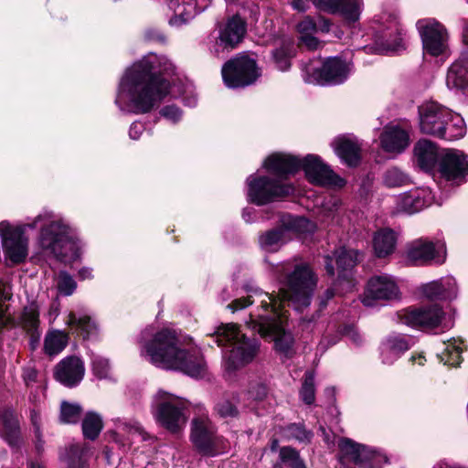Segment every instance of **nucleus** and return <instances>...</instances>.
Returning <instances> with one entry per match:
<instances>
[{"label":"nucleus","instance_id":"27","mask_svg":"<svg viewBox=\"0 0 468 468\" xmlns=\"http://www.w3.org/2000/svg\"><path fill=\"white\" fill-rule=\"evenodd\" d=\"M379 140L382 149L392 154L402 153L410 144L409 133L398 125L386 126Z\"/></svg>","mask_w":468,"mask_h":468},{"label":"nucleus","instance_id":"23","mask_svg":"<svg viewBox=\"0 0 468 468\" xmlns=\"http://www.w3.org/2000/svg\"><path fill=\"white\" fill-rule=\"evenodd\" d=\"M440 171L448 180L460 184L468 176V161L460 151L447 149L440 163Z\"/></svg>","mask_w":468,"mask_h":468},{"label":"nucleus","instance_id":"40","mask_svg":"<svg viewBox=\"0 0 468 468\" xmlns=\"http://www.w3.org/2000/svg\"><path fill=\"white\" fill-rule=\"evenodd\" d=\"M448 286L451 291L454 288V278L447 276L436 281H432L421 286L422 294L430 300H442L445 294L441 292V287Z\"/></svg>","mask_w":468,"mask_h":468},{"label":"nucleus","instance_id":"18","mask_svg":"<svg viewBox=\"0 0 468 468\" xmlns=\"http://www.w3.org/2000/svg\"><path fill=\"white\" fill-rule=\"evenodd\" d=\"M399 287L392 276L388 274L371 277L362 298L365 306H372L375 300H392L399 296Z\"/></svg>","mask_w":468,"mask_h":468},{"label":"nucleus","instance_id":"19","mask_svg":"<svg viewBox=\"0 0 468 468\" xmlns=\"http://www.w3.org/2000/svg\"><path fill=\"white\" fill-rule=\"evenodd\" d=\"M334 261L337 267L338 281L347 280L351 271L360 261V253L356 250L341 247L335 250L333 256H324V267L329 276L335 274Z\"/></svg>","mask_w":468,"mask_h":468},{"label":"nucleus","instance_id":"49","mask_svg":"<svg viewBox=\"0 0 468 468\" xmlns=\"http://www.w3.org/2000/svg\"><path fill=\"white\" fill-rule=\"evenodd\" d=\"M66 462L68 468H86V452L84 450L80 451L78 446H72Z\"/></svg>","mask_w":468,"mask_h":468},{"label":"nucleus","instance_id":"15","mask_svg":"<svg viewBox=\"0 0 468 468\" xmlns=\"http://www.w3.org/2000/svg\"><path fill=\"white\" fill-rule=\"evenodd\" d=\"M407 260L414 265L441 264L446 258L445 244L418 239L407 245Z\"/></svg>","mask_w":468,"mask_h":468},{"label":"nucleus","instance_id":"31","mask_svg":"<svg viewBox=\"0 0 468 468\" xmlns=\"http://www.w3.org/2000/svg\"><path fill=\"white\" fill-rule=\"evenodd\" d=\"M397 234L390 229H381L375 232L372 239L374 253L378 258L391 255L397 246Z\"/></svg>","mask_w":468,"mask_h":468},{"label":"nucleus","instance_id":"28","mask_svg":"<svg viewBox=\"0 0 468 468\" xmlns=\"http://www.w3.org/2000/svg\"><path fill=\"white\" fill-rule=\"evenodd\" d=\"M20 323L22 327L30 335V344L35 348L41 335L39 329V306L37 302H31L24 307Z\"/></svg>","mask_w":468,"mask_h":468},{"label":"nucleus","instance_id":"37","mask_svg":"<svg viewBox=\"0 0 468 468\" xmlns=\"http://www.w3.org/2000/svg\"><path fill=\"white\" fill-rule=\"evenodd\" d=\"M300 35V41L309 49H316L320 47L319 39L314 36L317 33L316 21L309 16H304L296 26Z\"/></svg>","mask_w":468,"mask_h":468},{"label":"nucleus","instance_id":"26","mask_svg":"<svg viewBox=\"0 0 468 468\" xmlns=\"http://www.w3.org/2000/svg\"><path fill=\"white\" fill-rule=\"evenodd\" d=\"M411 338L403 335H391L380 346V357L385 365H392L411 346Z\"/></svg>","mask_w":468,"mask_h":468},{"label":"nucleus","instance_id":"11","mask_svg":"<svg viewBox=\"0 0 468 468\" xmlns=\"http://www.w3.org/2000/svg\"><path fill=\"white\" fill-rule=\"evenodd\" d=\"M191 441L199 453L215 456L223 452L227 445L207 415L194 418L191 427Z\"/></svg>","mask_w":468,"mask_h":468},{"label":"nucleus","instance_id":"9","mask_svg":"<svg viewBox=\"0 0 468 468\" xmlns=\"http://www.w3.org/2000/svg\"><path fill=\"white\" fill-rule=\"evenodd\" d=\"M337 446L338 460L343 468L353 463L358 468H381L387 462L386 456L378 450L357 443L349 438H341Z\"/></svg>","mask_w":468,"mask_h":468},{"label":"nucleus","instance_id":"52","mask_svg":"<svg viewBox=\"0 0 468 468\" xmlns=\"http://www.w3.org/2000/svg\"><path fill=\"white\" fill-rule=\"evenodd\" d=\"M288 431L292 436L300 441H309L311 438V433L299 424H291Z\"/></svg>","mask_w":468,"mask_h":468},{"label":"nucleus","instance_id":"35","mask_svg":"<svg viewBox=\"0 0 468 468\" xmlns=\"http://www.w3.org/2000/svg\"><path fill=\"white\" fill-rule=\"evenodd\" d=\"M66 324L80 334L84 339H90L97 335L98 326L94 320L87 314H77L70 312Z\"/></svg>","mask_w":468,"mask_h":468},{"label":"nucleus","instance_id":"45","mask_svg":"<svg viewBox=\"0 0 468 468\" xmlns=\"http://www.w3.org/2000/svg\"><path fill=\"white\" fill-rule=\"evenodd\" d=\"M81 407L79 404L63 402L60 407V420L64 423H77L80 418Z\"/></svg>","mask_w":468,"mask_h":468},{"label":"nucleus","instance_id":"42","mask_svg":"<svg viewBox=\"0 0 468 468\" xmlns=\"http://www.w3.org/2000/svg\"><path fill=\"white\" fill-rule=\"evenodd\" d=\"M115 428L122 432L127 433L133 440L135 437L145 441L147 435L140 424L133 420H126L124 419L116 418L113 420Z\"/></svg>","mask_w":468,"mask_h":468},{"label":"nucleus","instance_id":"21","mask_svg":"<svg viewBox=\"0 0 468 468\" xmlns=\"http://www.w3.org/2000/svg\"><path fill=\"white\" fill-rule=\"evenodd\" d=\"M420 128L423 133L437 137L441 133L442 122L451 110L434 102H426L420 106Z\"/></svg>","mask_w":468,"mask_h":468},{"label":"nucleus","instance_id":"46","mask_svg":"<svg viewBox=\"0 0 468 468\" xmlns=\"http://www.w3.org/2000/svg\"><path fill=\"white\" fill-rule=\"evenodd\" d=\"M290 45V41L283 42V45L281 48L275 49L272 52L274 63L276 64L277 68L282 71H285L289 69V68L291 67Z\"/></svg>","mask_w":468,"mask_h":468},{"label":"nucleus","instance_id":"24","mask_svg":"<svg viewBox=\"0 0 468 468\" xmlns=\"http://www.w3.org/2000/svg\"><path fill=\"white\" fill-rule=\"evenodd\" d=\"M85 367L83 361L78 356L63 358L54 369L56 380L68 388L78 386L83 379Z\"/></svg>","mask_w":468,"mask_h":468},{"label":"nucleus","instance_id":"1","mask_svg":"<svg viewBox=\"0 0 468 468\" xmlns=\"http://www.w3.org/2000/svg\"><path fill=\"white\" fill-rule=\"evenodd\" d=\"M272 271L280 283L286 287L281 290L277 297L256 289L247 298L237 299L228 307L235 312L259 303L262 312L251 314L247 325L262 337L274 342L277 351L286 354L292 348L293 338L285 329V303L297 311L309 306L317 284V277L305 263L295 265L292 271L290 262L277 264L272 266Z\"/></svg>","mask_w":468,"mask_h":468},{"label":"nucleus","instance_id":"50","mask_svg":"<svg viewBox=\"0 0 468 468\" xmlns=\"http://www.w3.org/2000/svg\"><path fill=\"white\" fill-rule=\"evenodd\" d=\"M77 287L74 279L66 271H60L58 277V289L63 295H71Z\"/></svg>","mask_w":468,"mask_h":468},{"label":"nucleus","instance_id":"51","mask_svg":"<svg viewBox=\"0 0 468 468\" xmlns=\"http://www.w3.org/2000/svg\"><path fill=\"white\" fill-rule=\"evenodd\" d=\"M216 411L222 418L235 417L238 414L236 405L229 399H221L216 405Z\"/></svg>","mask_w":468,"mask_h":468},{"label":"nucleus","instance_id":"30","mask_svg":"<svg viewBox=\"0 0 468 468\" xmlns=\"http://www.w3.org/2000/svg\"><path fill=\"white\" fill-rule=\"evenodd\" d=\"M334 147L340 159L349 166H356L360 160V144L357 140L340 137L334 142Z\"/></svg>","mask_w":468,"mask_h":468},{"label":"nucleus","instance_id":"56","mask_svg":"<svg viewBox=\"0 0 468 468\" xmlns=\"http://www.w3.org/2000/svg\"><path fill=\"white\" fill-rule=\"evenodd\" d=\"M441 292L445 294V298L443 300H451V299L455 298L457 296V292H458V287H457L456 281L454 280V288H453L452 292V290L450 291L448 289V286L441 287Z\"/></svg>","mask_w":468,"mask_h":468},{"label":"nucleus","instance_id":"59","mask_svg":"<svg viewBox=\"0 0 468 468\" xmlns=\"http://www.w3.org/2000/svg\"><path fill=\"white\" fill-rule=\"evenodd\" d=\"M256 395L254 396L253 393H251V396L254 399H261L266 395V388L262 385H256Z\"/></svg>","mask_w":468,"mask_h":468},{"label":"nucleus","instance_id":"29","mask_svg":"<svg viewBox=\"0 0 468 468\" xmlns=\"http://www.w3.org/2000/svg\"><path fill=\"white\" fill-rule=\"evenodd\" d=\"M0 436L11 446L20 441V426L16 414L10 409L0 411Z\"/></svg>","mask_w":468,"mask_h":468},{"label":"nucleus","instance_id":"17","mask_svg":"<svg viewBox=\"0 0 468 468\" xmlns=\"http://www.w3.org/2000/svg\"><path fill=\"white\" fill-rule=\"evenodd\" d=\"M247 31L246 22L239 16H233L226 23L220 24L215 37L214 52L234 49L244 38Z\"/></svg>","mask_w":468,"mask_h":468},{"label":"nucleus","instance_id":"3","mask_svg":"<svg viewBox=\"0 0 468 468\" xmlns=\"http://www.w3.org/2000/svg\"><path fill=\"white\" fill-rule=\"evenodd\" d=\"M175 67L165 57L149 54L129 67L122 77L115 103L120 110L136 114L149 112L170 92L166 76Z\"/></svg>","mask_w":468,"mask_h":468},{"label":"nucleus","instance_id":"2","mask_svg":"<svg viewBox=\"0 0 468 468\" xmlns=\"http://www.w3.org/2000/svg\"><path fill=\"white\" fill-rule=\"evenodd\" d=\"M40 227L37 239L39 247L56 259L71 262L81 255V242L71 235V229L66 221L52 211L45 210L30 223L13 226L7 221L0 222V237L5 259L13 264L26 261L28 255V238L25 235L27 229Z\"/></svg>","mask_w":468,"mask_h":468},{"label":"nucleus","instance_id":"44","mask_svg":"<svg viewBox=\"0 0 468 468\" xmlns=\"http://www.w3.org/2000/svg\"><path fill=\"white\" fill-rule=\"evenodd\" d=\"M300 397L302 400L307 404L312 405L315 399V387H314V373L307 371L304 374L303 382L300 389Z\"/></svg>","mask_w":468,"mask_h":468},{"label":"nucleus","instance_id":"33","mask_svg":"<svg viewBox=\"0 0 468 468\" xmlns=\"http://www.w3.org/2000/svg\"><path fill=\"white\" fill-rule=\"evenodd\" d=\"M414 153L419 165L424 170L432 169L439 156L436 144L426 139L420 140L416 144Z\"/></svg>","mask_w":468,"mask_h":468},{"label":"nucleus","instance_id":"64","mask_svg":"<svg viewBox=\"0 0 468 468\" xmlns=\"http://www.w3.org/2000/svg\"><path fill=\"white\" fill-rule=\"evenodd\" d=\"M26 378V380H30V381H33L36 378V373L35 371H30L27 374V376L25 377Z\"/></svg>","mask_w":468,"mask_h":468},{"label":"nucleus","instance_id":"32","mask_svg":"<svg viewBox=\"0 0 468 468\" xmlns=\"http://www.w3.org/2000/svg\"><path fill=\"white\" fill-rule=\"evenodd\" d=\"M446 85L450 90L468 89L467 59H458L451 65L446 76Z\"/></svg>","mask_w":468,"mask_h":468},{"label":"nucleus","instance_id":"47","mask_svg":"<svg viewBox=\"0 0 468 468\" xmlns=\"http://www.w3.org/2000/svg\"><path fill=\"white\" fill-rule=\"evenodd\" d=\"M280 459L291 468H306L299 452L292 447H282L280 450Z\"/></svg>","mask_w":468,"mask_h":468},{"label":"nucleus","instance_id":"14","mask_svg":"<svg viewBox=\"0 0 468 468\" xmlns=\"http://www.w3.org/2000/svg\"><path fill=\"white\" fill-rule=\"evenodd\" d=\"M421 37L423 50L432 57L443 55L448 48V33L434 18L420 19L416 24Z\"/></svg>","mask_w":468,"mask_h":468},{"label":"nucleus","instance_id":"48","mask_svg":"<svg viewBox=\"0 0 468 468\" xmlns=\"http://www.w3.org/2000/svg\"><path fill=\"white\" fill-rule=\"evenodd\" d=\"M91 367L94 376L98 378L102 379L110 378L111 367L108 359L98 355H93L91 357Z\"/></svg>","mask_w":468,"mask_h":468},{"label":"nucleus","instance_id":"16","mask_svg":"<svg viewBox=\"0 0 468 468\" xmlns=\"http://www.w3.org/2000/svg\"><path fill=\"white\" fill-rule=\"evenodd\" d=\"M399 322L406 325L420 329H432L441 324L443 312L439 305L430 307L408 308L398 314Z\"/></svg>","mask_w":468,"mask_h":468},{"label":"nucleus","instance_id":"43","mask_svg":"<svg viewBox=\"0 0 468 468\" xmlns=\"http://www.w3.org/2000/svg\"><path fill=\"white\" fill-rule=\"evenodd\" d=\"M382 181L388 187H399L409 184L410 178L398 167H391L383 174Z\"/></svg>","mask_w":468,"mask_h":468},{"label":"nucleus","instance_id":"7","mask_svg":"<svg viewBox=\"0 0 468 468\" xmlns=\"http://www.w3.org/2000/svg\"><path fill=\"white\" fill-rule=\"evenodd\" d=\"M312 60L303 69V80L317 85H338L345 82L353 71V64L340 57L327 58L321 67Z\"/></svg>","mask_w":468,"mask_h":468},{"label":"nucleus","instance_id":"62","mask_svg":"<svg viewBox=\"0 0 468 468\" xmlns=\"http://www.w3.org/2000/svg\"><path fill=\"white\" fill-rule=\"evenodd\" d=\"M251 209H244L243 210V213H242V218H244V220L246 222H250L252 218H251V212H250Z\"/></svg>","mask_w":468,"mask_h":468},{"label":"nucleus","instance_id":"34","mask_svg":"<svg viewBox=\"0 0 468 468\" xmlns=\"http://www.w3.org/2000/svg\"><path fill=\"white\" fill-rule=\"evenodd\" d=\"M441 130V133L437 137L446 141L461 139L466 133L463 119L460 114L452 111L451 114L444 118Z\"/></svg>","mask_w":468,"mask_h":468},{"label":"nucleus","instance_id":"10","mask_svg":"<svg viewBox=\"0 0 468 468\" xmlns=\"http://www.w3.org/2000/svg\"><path fill=\"white\" fill-rule=\"evenodd\" d=\"M246 184L248 201L257 206L293 195L295 190L291 184H281L264 176L251 175L247 178Z\"/></svg>","mask_w":468,"mask_h":468},{"label":"nucleus","instance_id":"61","mask_svg":"<svg viewBox=\"0 0 468 468\" xmlns=\"http://www.w3.org/2000/svg\"><path fill=\"white\" fill-rule=\"evenodd\" d=\"M324 295H325V301H322V304L325 305L326 304V302L330 299H332L335 295V292L333 289H327L324 292Z\"/></svg>","mask_w":468,"mask_h":468},{"label":"nucleus","instance_id":"60","mask_svg":"<svg viewBox=\"0 0 468 468\" xmlns=\"http://www.w3.org/2000/svg\"><path fill=\"white\" fill-rule=\"evenodd\" d=\"M79 277L81 280L91 279L93 277L92 276V270L90 268H88V267H83L79 271Z\"/></svg>","mask_w":468,"mask_h":468},{"label":"nucleus","instance_id":"5","mask_svg":"<svg viewBox=\"0 0 468 468\" xmlns=\"http://www.w3.org/2000/svg\"><path fill=\"white\" fill-rule=\"evenodd\" d=\"M263 166L268 172L283 178L303 169L308 180L318 186L340 187L345 183L340 176L322 162L319 156L314 154H308L303 159H299L291 154L275 153L264 161Z\"/></svg>","mask_w":468,"mask_h":468},{"label":"nucleus","instance_id":"39","mask_svg":"<svg viewBox=\"0 0 468 468\" xmlns=\"http://www.w3.org/2000/svg\"><path fill=\"white\" fill-rule=\"evenodd\" d=\"M444 349L440 356L441 360L447 365L458 366L462 362V353L465 347L463 339L452 338L445 342Z\"/></svg>","mask_w":468,"mask_h":468},{"label":"nucleus","instance_id":"58","mask_svg":"<svg viewBox=\"0 0 468 468\" xmlns=\"http://www.w3.org/2000/svg\"><path fill=\"white\" fill-rule=\"evenodd\" d=\"M292 6L297 11L304 12L308 8V2L304 0H293Z\"/></svg>","mask_w":468,"mask_h":468},{"label":"nucleus","instance_id":"54","mask_svg":"<svg viewBox=\"0 0 468 468\" xmlns=\"http://www.w3.org/2000/svg\"><path fill=\"white\" fill-rule=\"evenodd\" d=\"M144 130V127L143 123L138 122H133L132 125L130 126V130H129L130 138L133 140L139 139V137L143 133Z\"/></svg>","mask_w":468,"mask_h":468},{"label":"nucleus","instance_id":"36","mask_svg":"<svg viewBox=\"0 0 468 468\" xmlns=\"http://www.w3.org/2000/svg\"><path fill=\"white\" fill-rule=\"evenodd\" d=\"M379 43L387 51L395 52L404 48L399 26L396 18H393L389 25L380 32Z\"/></svg>","mask_w":468,"mask_h":468},{"label":"nucleus","instance_id":"8","mask_svg":"<svg viewBox=\"0 0 468 468\" xmlns=\"http://www.w3.org/2000/svg\"><path fill=\"white\" fill-rule=\"evenodd\" d=\"M154 416L158 423L172 432L181 431L187 420V402L165 391L155 396Z\"/></svg>","mask_w":468,"mask_h":468},{"label":"nucleus","instance_id":"13","mask_svg":"<svg viewBox=\"0 0 468 468\" xmlns=\"http://www.w3.org/2000/svg\"><path fill=\"white\" fill-rule=\"evenodd\" d=\"M313 224L305 218H289L287 222L283 221L282 226L270 229L261 234L259 243L266 252H277L281 248L289 242L292 239L291 230L313 229Z\"/></svg>","mask_w":468,"mask_h":468},{"label":"nucleus","instance_id":"20","mask_svg":"<svg viewBox=\"0 0 468 468\" xmlns=\"http://www.w3.org/2000/svg\"><path fill=\"white\" fill-rule=\"evenodd\" d=\"M313 4L321 11L339 15L347 23L357 22L364 7L363 0H313Z\"/></svg>","mask_w":468,"mask_h":468},{"label":"nucleus","instance_id":"25","mask_svg":"<svg viewBox=\"0 0 468 468\" xmlns=\"http://www.w3.org/2000/svg\"><path fill=\"white\" fill-rule=\"evenodd\" d=\"M431 201L428 188L417 187L395 197L396 209L399 212L414 214L428 207Z\"/></svg>","mask_w":468,"mask_h":468},{"label":"nucleus","instance_id":"63","mask_svg":"<svg viewBox=\"0 0 468 468\" xmlns=\"http://www.w3.org/2000/svg\"><path fill=\"white\" fill-rule=\"evenodd\" d=\"M147 37L151 40H159V41L165 40V37L161 34H157L156 36H152L151 32H147Z\"/></svg>","mask_w":468,"mask_h":468},{"label":"nucleus","instance_id":"6","mask_svg":"<svg viewBox=\"0 0 468 468\" xmlns=\"http://www.w3.org/2000/svg\"><path fill=\"white\" fill-rule=\"evenodd\" d=\"M212 336L218 346L224 347L222 363L225 373L229 376L250 363L259 350L258 341L246 337L237 324H221Z\"/></svg>","mask_w":468,"mask_h":468},{"label":"nucleus","instance_id":"55","mask_svg":"<svg viewBox=\"0 0 468 468\" xmlns=\"http://www.w3.org/2000/svg\"><path fill=\"white\" fill-rule=\"evenodd\" d=\"M317 32L328 33L331 29L332 23L330 19L320 16L316 22Z\"/></svg>","mask_w":468,"mask_h":468},{"label":"nucleus","instance_id":"22","mask_svg":"<svg viewBox=\"0 0 468 468\" xmlns=\"http://www.w3.org/2000/svg\"><path fill=\"white\" fill-rule=\"evenodd\" d=\"M168 8L173 12L169 24L180 27L192 20L198 13L206 10L212 0H165Z\"/></svg>","mask_w":468,"mask_h":468},{"label":"nucleus","instance_id":"53","mask_svg":"<svg viewBox=\"0 0 468 468\" xmlns=\"http://www.w3.org/2000/svg\"><path fill=\"white\" fill-rule=\"evenodd\" d=\"M161 114L167 120L176 122L181 119L182 112L176 106H165L161 110Z\"/></svg>","mask_w":468,"mask_h":468},{"label":"nucleus","instance_id":"12","mask_svg":"<svg viewBox=\"0 0 468 468\" xmlns=\"http://www.w3.org/2000/svg\"><path fill=\"white\" fill-rule=\"evenodd\" d=\"M225 85L240 88L252 84L261 75L256 60L246 53H239L227 61L221 69Z\"/></svg>","mask_w":468,"mask_h":468},{"label":"nucleus","instance_id":"41","mask_svg":"<svg viewBox=\"0 0 468 468\" xmlns=\"http://www.w3.org/2000/svg\"><path fill=\"white\" fill-rule=\"evenodd\" d=\"M81 428L83 436L86 439L94 441L103 428L101 415L93 411L87 412L82 420Z\"/></svg>","mask_w":468,"mask_h":468},{"label":"nucleus","instance_id":"57","mask_svg":"<svg viewBox=\"0 0 468 468\" xmlns=\"http://www.w3.org/2000/svg\"><path fill=\"white\" fill-rule=\"evenodd\" d=\"M346 335L356 345L359 344L362 340L360 335L356 332L355 328H349L346 331Z\"/></svg>","mask_w":468,"mask_h":468},{"label":"nucleus","instance_id":"38","mask_svg":"<svg viewBox=\"0 0 468 468\" xmlns=\"http://www.w3.org/2000/svg\"><path fill=\"white\" fill-rule=\"evenodd\" d=\"M69 335L61 330L51 329L46 334L44 339V352L49 356L61 353L69 344Z\"/></svg>","mask_w":468,"mask_h":468},{"label":"nucleus","instance_id":"4","mask_svg":"<svg viewBox=\"0 0 468 468\" xmlns=\"http://www.w3.org/2000/svg\"><path fill=\"white\" fill-rule=\"evenodd\" d=\"M137 343L140 356L156 367L181 371L191 377L202 373L200 351L183 346L174 329L148 326L141 332Z\"/></svg>","mask_w":468,"mask_h":468}]
</instances>
